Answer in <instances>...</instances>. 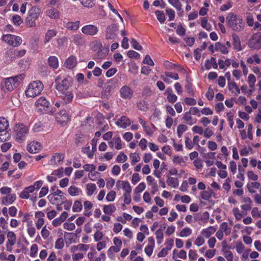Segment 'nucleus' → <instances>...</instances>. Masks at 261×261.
I'll list each match as a JSON object with an SVG mask.
<instances>
[{"mask_svg":"<svg viewBox=\"0 0 261 261\" xmlns=\"http://www.w3.org/2000/svg\"><path fill=\"white\" fill-rule=\"evenodd\" d=\"M116 210L115 206H114V204H109V205H104L103 206V212L104 213L108 215L109 216L110 215H112L113 212Z\"/></svg>","mask_w":261,"mask_h":261,"instance_id":"obj_39","label":"nucleus"},{"mask_svg":"<svg viewBox=\"0 0 261 261\" xmlns=\"http://www.w3.org/2000/svg\"><path fill=\"white\" fill-rule=\"evenodd\" d=\"M41 13V9L37 6H33L28 12V16L26 19L27 24L33 27L36 26V21Z\"/></svg>","mask_w":261,"mask_h":261,"instance_id":"obj_10","label":"nucleus"},{"mask_svg":"<svg viewBox=\"0 0 261 261\" xmlns=\"http://www.w3.org/2000/svg\"><path fill=\"white\" fill-rule=\"evenodd\" d=\"M48 63L52 68L57 69L59 67V59L57 56H49L48 59Z\"/></svg>","mask_w":261,"mask_h":261,"instance_id":"obj_35","label":"nucleus"},{"mask_svg":"<svg viewBox=\"0 0 261 261\" xmlns=\"http://www.w3.org/2000/svg\"><path fill=\"white\" fill-rule=\"evenodd\" d=\"M12 188L9 187L5 186L0 188L1 194L5 195L1 199L2 203L5 205H9V204L13 203L16 199V195L14 193L12 194Z\"/></svg>","mask_w":261,"mask_h":261,"instance_id":"obj_4","label":"nucleus"},{"mask_svg":"<svg viewBox=\"0 0 261 261\" xmlns=\"http://www.w3.org/2000/svg\"><path fill=\"white\" fill-rule=\"evenodd\" d=\"M232 212L235 219L237 220V221L241 220L244 216L247 214L246 213H244L243 210L241 211L238 207H234L232 210Z\"/></svg>","mask_w":261,"mask_h":261,"instance_id":"obj_34","label":"nucleus"},{"mask_svg":"<svg viewBox=\"0 0 261 261\" xmlns=\"http://www.w3.org/2000/svg\"><path fill=\"white\" fill-rule=\"evenodd\" d=\"M205 242V239H204V237L202 236L200 233V235L196 237L195 241L194 244L197 246H202V245L204 244Z\"/></svg>","mask_w":261,"mask_h":261,"instance_id":"obj_52","label":"nucleus"},{"mask_svg":"<svg viewBox=\"0 0 261 261\" xmlns=\"http://www.w3.org/2000/svg\"><path fill=\"white\" fill-rule=\"evenodd\" d=\"M256 81V77L253 74H250L248 76V83L251 88H254V84Z\"/></svg>","mask_w":261,"mask_h":261,"instance_id":"obj_56","label":"nucleus"},{"mask_svg":"<svg viewBox=\"0 0 261 261\" xmlns=\"http://www.w3.org/2000/svg\"><path fill=\"white\" fill-rule=\"evenodd\" d=\"M166 182L169 187L172 188L176 189L179 187V180L178 177L170 176L167 174L166 175Z\"/></svg>","mask_w":261,"mask_h":261,"instance_id":"obj_25","label":"nucleus"},{"mask_svg":"<svg viewBox=\"0 0 261 261\" xmlns=\"http://www.w3.org/2000/svg\"><path fill=\"white\" fill-rule=\"evenodd\" d=\"M209 218L210 214L208 212H204V213L200 214L199 217H198V216H195V221H201L203 222L206 223L207 222Z\"/></svg>","mask_w":261,"mask_h":261,"instance_id":"obj_42","label":"nucleus"},{"mask_svg":"<svg viewBox=\"0 0 261 261\" xmlns=\"http://www.w3.org/2000/svg\"><path fill=\"white\" fill-rule=\"evenodd\" d=\"M118 28L116 24L113 23L109 25L105 31V38L108 40H114L117 37Z\"/></svg>","mask_w":261,"mask_h":261,"instance_id":"obj_13","label":"nucleus"},{"mask_svg":"<svg viewBox=\"0 0 261 261\" xmlns=\"http://www.w3.org/2000/svg\"><path fill=\"white\" fill-rule=\"evenodd\" d=\"M245 246L242 241H237L235 246V249L238 253H243L245 250Z\"/></svg>","mask_w":261,"mask_h":261,"instance_id":"obj_53","label":"nucleus"},{"mask_svg":"<svg viewBox=\"0 0 261 261\" xmlns=\"http://www.w3.org/2000/svg\"><path fill=\"white\" fill-rule=\"evenodd\" d=\"M64 158V154L60 153V152H56V153L53 154L52 155L51 158V162H52L53 163H58V162L63 160Z\"/></svg>","mask_w":261,"mask_h":261,"instance_id":"obj_41","label":"nucleus"},{"mask_svg":"<svg viewBox=\"0 0 261 261\" xmlns=\"http://www.w3.org/2000/svg\"><path fill=\"white\" fill-rule=\"evenodd\" d=\"M7 240L6 243V249L8 252H12L13 246L17 241V236L14 231H9L7 233Z\"/></svg>","mask_w":261,"mask_h":261,"instance_id":"obj_14","label":"nucleus"},{"mask_svg":"<svg viewBox=\"0 0 261 261\" xmlns=\"http://www.w3.org/2000/svg\"><path fill=\"white\" fill-rule=\"evenodd\" d=\"M46 15L51 19H58L60 16V12L55 8H51L46 11Z\"/></svg>","mask_w":261,"mask_h":261,"instance_id":"obj_32","label":"nucleus"},{"mask_svg":"<svg viewBox=\"0 0 261 261\" xmlns=\"http://www.w3.org/2000/svg\"><path fill=\"white\" fill-rule=\"evenodd\" d=\"M212 191L211 190H208L207 191H201L200 193L201 197L205 199V200H208V199H210L211 197H212Z\"/></svg>","mask_w":261,"mask_h":261,"instance_id":"obj_58","label":"nucleus"},{"mask_svg":"<svg viewBox=\"0 0 261 261\" xmlns=\"http://www.w3.org/2000/svg\"><path fill=\"white\" fill-rule=\"evenodd\" d=\"M68 192L70 196H78L82 194L83 191L81 188L75 186V185H71L68 188Z\"/></svg>","mask_w":261,"mask_h":261,"instance_id":"obj_28","label":"nucleus"},{"mask_svg":"<svg viewBox=\"0 0 261 261\" xmlns=\"http://www.w3.org/2000/svg\"><path fill=\"white\" fill-rule=\"evenodd\" d=\"M56 119L60 124L65 125L69 121L70 117L68 112H67L66 110H61L60 112L57 114Z\"/></svg>","mask_w":261,"mask_h":261,"instance_id":"obj_18","label":"nucleus"},{"mask_svg":"<svg viewBox=\"0 0 261 261\" xmlns=\"http://www.w3.org/2000/svg\"><path fill=\"white\" fill-rule=\"evenodd\" d=\"M155 247V240L153 237L148 238V243L144 248V252L148 256H151Z\"/></svg>","mask_w":261,"mask_h":261,"instance_id":"obj_19","label":"nucleus"},{"mask_svg":"<svg viewBox=\"0 0 261 261\" xmlns=\"http://www.w3.org/2000/svg\"><path fill=\"white\" fill-rule=\"evenodd\" d=\"M81 31L86 36H95L99 31V28L94 24H86L82 28Z\"/></svg>","mask_w":261,"mask_h":261,"instance_id":"obj_16","label":"nucleus"},{"mask_svg":"<svg viewBox=\"0 0 261 261\" xmlns=\"http://www.w3.org/2000/svg\"><path fill=\"white\" fill-rule=\"evenodd\" d=\"M83 207V206L82 202L80 201V200H76V201L74 202L73 203L72 210L74 212H81Z\"/></svg>","mask_w":261,"mask_h":261,"instance_id":"obj_49","label":"nucleus"},{"mask_svg":"<svg viewBox=\"0 0 261 261\" xmlns=\"http://www.w3.org/2000/svg\"><path fill=\"white\" fill-rule=\"evenodd\" d=\"M72 253V260L73 261H82L84 258V253H81V252H78V253L75 252Z\"/></svg>","mask_w":261,"mask_h":261,"instance_id":"obj_51","label":"nucleus"},{"mask_svg":"<svg viewBox=\"0 0 261 261\" xmlns=\"http://www.w3.org/2000/svg\"><path fill=\"white\" fill-rule=\"evenodd\" d=\"M57 31L56 30L50 29L48 30V31L46 32L45 38H44V42L45 43H47V42H49L51 40L52 38L54 37V36H56L57 34Z\"/></svg>","mask_w":261,"mask_h":261,"instance_id":"obj_37","label":"nucleus"},{"mask_svg":"<svg viewBox=\"0 0 261 261\" xmlns=\"http://www.w3.org/2000/svg\"><path fill=\"white\" fill-rule=\"evenodd\" d=\"M80 21H76L72 22V21H70L68 22L66 24V27L68 30H77L80 27Z\"/></svg>","mask_w":261,"mask_h":261,"instance_id":"obj_46","label":"nucleus"},{"mask_svg":"<svg viewBox=\"0 0 261 261\" xmlns=\"http://www.w3.org/2000/svg\"><path fill=\"white\" fill-rule=\"evenodd\" d=\"M86 193L87 196H91L95 193L97 187L94 183H88L86 185Z\"/></svg>","mask_w":261,"mask_h":261,"instance_id":"obj_33","label":"nucleus"},{"mask_svg":"<svg viewBox=\"0 0 261 261\" xmlns=\"http://www.w3.org/2000/svg\"><path fill=\"white\" fill-rule=\"evenodd\" d=\"M192 113L191 112V108L190 109V111L188 112H186L185 113L183 117V119L187 123L190 125H193L194 123H195L197 121L196 118H194L192 116Z\"/></svg>","mask_w":261,"mask_h":261,"instance_id":"obj_31","label":"nucleus"},{"mask_svg":"<svg viewBox=\"0 0 261 261\" xmlns=\"http://www.w3.org/2000/svg\"><path fill=\"white\" fill-rule=\"evenodd\" d=\"M217 230V227L216 226H209L207 228H203L200 231L201 234L203 235L204 239L210 238L212 235L215 233Z\"/></svg>","mask_w":261,"mask_h":261,"instance_id":"obj_23","label":"nucleus"},{"mask_svg":"<svg viewBox=\"0 0 261 261\" xmlns=\"http://www.w3.org/2000/svg\"><path fill=\"white\" fill-rule=\"evenodd\" d=\"M220 150L221 153L217 155V158L218 159H222V156H223L224 159L227 160L229 154V151H228L227 148L226 146H222L220 148Z\"/></svg>","mask_w":261,"mask_h":261,"instance_id":"obj_44","label":"nucleus"},{"mask_svg":"<svg viewBox=\"0 0 261 261\" xmlns=\"http://www.w3.org/2000/svg\"><path fill=\"white\" fill-rule=\"evenodd\" d=\"M122 189L124 193H131L132 191V187L128 180H123Z\"/></svg>","mask_w":261,"mask_h":261,"instance_id":"obj_55","label":"nucleus"},{"mask_svg":"<svg viewBox=\"0 0 261 261\" xmlns=\"http://www.w3.org/2000/svg\"><path fill=\"white\" fill-rule=\"evenodd\" d=\"M9 123L6 118L0 117V141L4 142L10 140L11 134L8 132Z\"/></svg>","mask_w":261,"mask_h":261,"instance_id":"obj_7","label":"nucleus"},{"mask_svg":"<svg viewBox=\"0 0 261 261\" xmlns=\"http://www.w3.org/2000/svg\"><path fill=\"white\" fill-rule=\"evenodd\" d=\"M155 14L161 23H163L165 21L166 18L164 12L162 11H155Z\"/></svg>","mask_w":261,"mask_h":261,"instance_id":"obj_54","label":"nucleus"},{"mask_svg":"<svg viewBox=\"0 0 261 261\" xmlns=\"http://www.w3.org/2000/svg\"><path fill=\"white\" fill-rule=\"evenodd\" d=\"M103 237L104 233L101 230H97L94 234V240L98 243V242L102 239Z\"/></svg>","mask_w":261,"mask_h":261,"instance_id":"obj_60","label":"nucleus"},{"mask_svg":"<svg viewBox=\"0 0 261 261\" xmlns=\"http://www.w3.org/2000/svg\"><path fill=\"white\" fill-rule=\"evenodd\" d=\"M24 77L25 75L23 74H19L9 77H4L1 82L2 90L5 92H11L21 84Z\"/></svg>","mask_w":261,"mask_h":261,"instance_id":"obj_1","label":"nucleus"},{"mask_svg":"<svg viewBox=\"0 0 261 261\" xmlns=\"http://www.w3.org/2000/svg\"><path fill=\"white\" fill-rule=\"evenodd\" d=\"M38 246L36 244H32L30 247V250L29 252V255L32 258H35L37 257L38 255Z\"/></svg>","mask_w":261,"mask_h":261,"instance_id":"obj_45","label":"nucleus"},{"mask_svg":"<svg viewBox=\"0 0 261 261\" xmlns=\"http://www.w3.org/2000/svg\"><path fill=\"white\" fill-rule=\"evenodd\" d=\"M116 124L120 127L126 128L127 126L131 124V121L128 117L123 115L121 118H119L116 122Z\"/></svg>","mask_w":261,"mask_h":261,"instance_id":"obj_24","label":"nucleus"},{"mask_svg":"<svg viewBox=\"0 0 261 261\" xmlns=\"http://www.w3.org/2000/svg\"><path fill=\"white\" fill-rule=\"evenodd\" d=\"M2 40L14 47L19 46L22 43L21 37L10 34H4L2 37Z\"/></svg>","mask_w":261,"mask_h":261,"instance_id":"obj_11","label":"nucleus"},{"mask_svg":"<svg viewBox=\"0 0 261 261\" xmlns=\"http://www.w3.org/2000/svg\"><path fill=\"white\" fill-rule=\"evenodd\" d=\"M232 43L233 45V48L237 51H242L244 49V46H242L241 43V40L236 34H233L232 35Z\"/></svg>","mask_w":261,"mask_h":261,"instance_id":"obj_20","label":"nucleus"},{"mask_svg":"<svg viewBox=\"0 0 261 261\" xmlns=\"http://www.w3.org/2000/svg\"><path fill=\"white\" fill-rule=\"evenodd\" d=\"M128 159V157L126 154L124 153L123 152H120L117 155L116 160L119 163H121V162H125Z\"/></svg>","mask_w":261,"mask_h":261,"instance_id":"obj_59","label":"nucleus"},{"mask_svg":"<svg viewBox=\"0 0 261 261\" xmlns=\"http://www.w3.org/2000/svg\"><path fill=\"white\" fill-rule=\"evenodd\" d=\"M241 202L243 204H242L240 207L244 212H247V211L251 210L252 201L250 197H242Z\"/></svg>","mask_w":261,"mask_h":261,"instance_id":"obj_22","label":"nucleus"},{"mask_svg":"<svg viewBox=\"0 0 261 261\" xmlns=\"http://www.w3.org/2000/svg\"><path fill=\"white\" fill-rule=\"evenodd\" d=\"M62 97L65 102H70L73 98V94L70 90H66L62 93Z\"/></svg>","mask_w":261,"mask_h":261,"instance_id":"obj_38","label":"nucleus"},{"mask_svg":"<svg viewBox=\"0 0 261 261\" xmlns=\"http://www.w3.org/2000/svg\"><path fill=\"white\" fill-rule=\"evenodd\" d=\"M43 184V180H39L34 182L33 185L30 186L26 187L23 190L19 193V196L21 199H30L31 194L34 193L35 190H39Z\"/></svg>","mask_w":261,"mask_h":261,"instance_id":"obj_6","label":"nucleus"},{"mask_svg":"<svg viewBox=\"0 0 261 261\" xmlns=\"http://www.w3.org/2000/svg\"><path fill=\"white\" fill-rule=\"evenodd\" d=\"M116 197V192L115 191H109L106 197V199L108 202H113Z\"/></svg>","mask_w":261,"mask_h":261,"instance_id":"obj_50","label":"nucleus"},{"mask_svg":"<svg viewBox=\"0 0 261 261\" xmlns=\"http://www.w3.org/2000/svg\"><path fill=\"white\" fill-rule=\"evenodd\" d=\"M193 230L189 227H185L181 229L179 233V236L181 237H189L192 233Z\"/></svg>","mask_w":261,"mask_h":261,"instance_id":"obj_47","label":"nucleus"},{"mask_svg":"<svg viewBox=\"0 0 261 261\" xmlns=\"http://www.w3.org/2000/svg\"><path fill=\"white\" fill-rule=\"evenodd\" d=\"M247 61L249 64H252V63L255 62L257 64H259L260 62V60L258 56L255 54V55H253L248 58Z\"/></svg>","mask_w":261,"mask_h":261,"instance_id":"obj_63","label":"nucleus"},{"mask_svg":"<svg viewBox=\"0 0 261 261\" xmlns=\"http://www.w3.org/2000/svg\"><path fill=\"white\" fill-rule=\"evenodd\" d=\"M155 238L156 239L157 243L159 244L163 243L164 240V229L163 228H159V229L156 230L155 232Z\"/></svg>","mask_w":261,"mask_h":261,"instance_id":"obj_40","label":"nucleus"},{"mask_svg":"<svg viewBox=\"0 0 261 261\" xmlns=\"http://www.w3.org/2000/svg\"><path fill=\"white\" fill-rule=\"evenodd\" d=\"M217 64L218 66L219 65V68L226 70L231 64L230 59H228L227 58L224 60H223V59H218Z\"/></svg>","mask_w":261,"mask_h":261,"instance_id":"obj_36","label":"nucleus"},{"mask_svg":"<svg viewBox=\"0 0 261 261\" xmlns=\"http://www.w3.org/2000/svg\"><path fill=\"white\" fill-rule=\"evenodd\" d=\"M114 141H115V148L116 149L119 150L123 148L122 141L120 137H115L114 138Z\"/></svg>","mask_w":261,"mask_h":261,"instance_id":"obj_61","label":"nucleus"},{"mask_svg":"<svg viewBox=\"0 0 261 261\" xmlns=\"http://www.w3.org/2000/svg\"><path fill=\"white\" fill-rule=\"evenodd\" d=\"M187 129V126L185 124H179L177 126V133L178 137H181L183 133L185 132Z\"/></svg>","mask_w":261,"mask_h":261,"instance_id":"obj_62","label":"nucleus"},{"mask_svg":"<svg viewBox=\"0 0 261 261\" xmlns=\"http://www.w3.org/2000/svg\"><path fill=\"white\" fill-rule=\"evenodd\" d=\"M119 92L120 96L124 99H131L133 96V90L129 86H123Z\"/></svg>","mask_w":261,"mask_h":261,"instance_id":"obj_17","label":"nucleus"},{"mask_svg":"<svg viewBox=\"0 0 261 261\" xmlns=\"http://www.w3.org/2000/svg\"><path fill=\"white\" fill-rule=\"evenodd\" d=\"M226 21L227 26L235 31H241L245 26V23L242 18L232 12L227 14Z\"/></svg>","mask_w":261,"mask_h":261,"instance_id":"obj_2","label":"nucleus"},{"mask_svg":"<svg viewBox=\"0 0 261 261\" xmlns=\"http://www.w3.org/2000/svg\"><path fill=\"white\" fill-rule=\"evenodd\" d=\"M55 83L57 90L63 94L72 85V79L70 77H64L60 74L56 77Z\"/></svg>","mask_w":261,"mask_h":261,"instance_id":"obj_5","label":"nucleus"},{"mask_svg":"<svg viewBox=\"0 0 261 261\" xmlns=\"http://www.w3.org/2000/svg\"><path fill=\"white\" fill-rule=\"evenodd\" d=\"M77 60L75 56H71L67 59L64 63V66L67 68L72 69L75 67Z\"/></svg>","mask_w":261,"mask_h":261,"instance_id":"obj_29","label":"nucleus"},{"mask_svg":"<svg viewBox=\"0 0 261 261\" xmlns=\"http://www.w3.org/2000/svg\"><path fill=\"white\" fill-rule=\"evenodd\" d=\"M50 103L46 98L41 96L36 100L35 106V109L39 112H45L48 110Z\"/></svg>","mask_w":261,"mask_h":261,"instance_id":"obj_12","label":"nucleus"},{"mask_svg":"<svg viewBox=\"0 0 261 261\" xmlns=\"http://www.w3.org/2000/svg\"><path fill=\"white\" fill-rule=\"evenodd\" d=\"M234 113L235 112L234 111H229L226 113V118L228 122L229 125L231 128H232L234 125L233 118Z\"/></svg>","mask_w":261,"mask_h":261,"instance_id":"obj_48","label":"nucleus"},{"mask_svg":"<svg viewBox=\"0 0 261 261\" xmlns=\"http://www.w3.org/2000/svg\"><path fill=\"white\" fill-rule=\"evenodd\" d=\"M48 199L52 204H62L66 202V197L61 190L57 189L48 196Z\"/></svg>","mask_w":261,"mask_h":261,"instance_id":"obj_9","label":"nucleus"},{"mask_svg":"<svg viewBox=\"0 0 261 261\" xmlns=\"http://www.w3.org/2000/svg\"><path fill=\"white\" fill-rule=\"evenodd\" d=\"M15 138L18 142H23L29 134V129L28 126L23 124H17L14 127Z\"/></svg>","mask_w":261,"mask_h":261,"instance_id":"obj_8","label":"nucleus"},{"mask_svg":"<svg viewBox=\"0 0 261 261\" xmlns=\"http://www.w3.org/2000/svg\"><path fill=\"white\" fill-rule=\"evenodd\" d=\"M213 67V68H218V62L214 57H211L210 59H206L204 65L201 67L202 70H210V69Z\"/></svg>","mask_w":261,"mask_h":261,"instance_id":"obj_21","label":"nucleus"},{"mask_svg":"<svg viewBox=\"0 0 261 261\" xmlns=\"http://www.w3.org/2000/svg\"><path fill=\"white\" fill-rule=\"evenodd\" d=\"M89 248V245L88 244H79L76 245H73L70 248V252H75L76 251H84V252H87Z\"/></svg>","mask_w":261,"mask_h":261,"instance_id":"obj_27","label":"nucleus"},{"mask_svg":"<svg viewBox=\"0 0 261 261\" xmlns=\"http://www.w3.org/2000/svg\"><path fill=\"white\" fill-rule=\"evenodd\" d=\"M228 90L234 95H238L240 93V89L234 82H228Z\"/></svg>","mask_w":261,"mask_h":261,"instance_id":"obj_30","label":"nucleus"},{"mask_svg":"<svg viewBox=\"0 0 261 261\" xmlns=\"http://www.w3.org/2000/svg\"><path fill=\"white\" fill-rule=\"evenodd\" d=\"M168 1L177 11H180L181 9L182 5L179 0H168Z\"/></svg>","mask_w":261,"mask_h":261,"instance_id":"obj_57","label":"nucleus"},{"mask_svg":"<svg viewBox=\"0 0 261 261\" xmlns=\"http://www.w3.org/2000/svg\"><path fill=\"white\" fill-rule=\"evenodd\" d=\"M43 148L41 143L37 141H29L27 144V150L30 153H38Z\"/></svg>","mask_w":261,"mask_h":261,"instance_id":"obj_15","label":"nucleus"},{"mask_svg":"<svg viewBox=\"0 0 261 261\" xmlns=\"http://www.w3.org/2000/svg\"><path fill=\"white\" fill-rule=\"evenodd\" d=\"M129 158L130 159V163L132 165H134L137 162L140 161V156L138 152H132L129 154Z\"/></svg>","mask_w":261,"mask_h":261,"instance_id":"obj_43","label":"nucleus"},{"mask_svg":"<svg viewBox=\"0 0 261 261\" xmlns=\"http://www.w3.org/2000/svg\"><path fill=\"white\" fill-rule=\"evenodd\" d=\"M215 51H219L224 55H225V54H227L229 51L226 45L223 44V43H221L220 42H217L215 44L214 48L212 49V52L214 53Z\"/></svg>","mask_w":261,"mask_h":261,"instance_id":"obj_26","label":"nucleus"},{"mask_svg":"<svg viewBox=\"0 0 261 261\" xmlns=\"http://www.w3.org/2000/svg\"><path fill=\"white\" fill-rule=\"evenodd\" d=\"M174 245V239H168L166 240L165 242V245L166 247V250L167 252V254L168 253V251L171 250L173 246Z\"/></svg>","mask_w":261,"mask_h":261,"instance_id":"obj_64","label":"nucleus"},{"mask_svg":"<svg viewBox=\"0 0 261 261\" xmlns=\"http://www.w3.org/2000/svg\"><path fill=\"white\" fill-rule=\"evenodd\" d=\"M44 86L40 81H34L29 83L26 90L25 94L27 97H35L39 95L43 89Z\"/></svg>","mask_w":261,"mask_h":261,"instance_id":"obj_3","label":"nucleus"}]
</instances>
